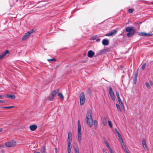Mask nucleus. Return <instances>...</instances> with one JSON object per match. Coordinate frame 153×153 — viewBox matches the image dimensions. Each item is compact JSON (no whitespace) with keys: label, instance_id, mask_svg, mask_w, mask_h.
<instances>
[{"label":"nucleus","instance_id":"nucleus-1","mask_svg":"<svg viewBox=\"0 0 153 153\" xmlns=\"http://www.w3.org/2000/svg\"><path fill=\"white\" fill-rule=\"evenodd\" d=\"M72 133L71 131L68 132L67 139V151L68 153H70L71 151L72 146L71 143L72 142Z\"/></svg>","mask_w":153,"mask_h":153},{"label":"nucleus","instance_id":"nucleus-2","mask_svg":"<svg viewBox=\"0 0 153 153\" xmlns=\"http://www.w3.org/2000/svg\"><path fill=\"white\" fill-rule=\"evenodd\" d=\"M86 120L87 125L90 127H92L93 125V120L90 111L87 112Z\"/></svg>","mask_w":153,"mask_h":153},{"label":"nucleus","instance_id":"nucleus-3","mask_svg":"<svg viewBox=\"0 0 153 153\" xmlns=\"http://www.w3.org/2000/svg\"><path fill=\"white\" fill-rule=\"evenodd\" d=\"M80 99V104L81 105H83L85 101L86 98L85 95L83 92H82L79 96Z\"/></svg>","mask_w":153,"mask_h":153},{"label":"nucleus","instance_id":"nucleus-4","mask_svg":"<svg viewBox=\"0 0 153 153\" xmlns=\"http://www.w3.org/2000/svg\"><path fill=\"white\" fill-rule=\"evenodd\" d=\"M16 142L14 140L6 143L5 145L7 147H14L16 145Z\"/></svg>","mask_w":153,"mask_h":153},{"label":"nucleus","instance_id":"nucleus-5","mask_svg":"<svg viewBox=\"0 0 153 153\" xmlns=\"http://www.w3.org/2000/svg\"><path fill=\"white\" fill-rule=\"evenodd\" d=\"M109 93L110 97L113 101L115 100V95L113 91L112 88L110 87L109 88Z\"/></svg>","mask_w":153,"mask_h":153},{"label":"nucleus","instance_id":"nucleus-6","mask_svg":"<svg viewBox=\"0 0 153 153\" xmlns=\"http://www.w3.org/2000/svg\"><path fill=\"white\" fill-rule=\"evenodd\" d=\"M33 32V30H30L28 32L26 33L22 37V40H25L30 35V34Z\"/></svg>","mask_w":153,"mask_h":153},{"label":"nucleus","instance_id":"nucleus-7","mask_svg":"<svg viewBox=\"0 0 153 153\" xmlns=\"http://www.w3.org/2000/svg\"><path fill=\"white\" fill-rule=\"evenodd\" d=\"M77 136L78 141L79 143H80L82 139L81 130H78Z\"/></svg>","mask_w":153,"mask_h":153},{"label":"nucleus","instance_id":"nucleus-8","mask_svg":"<svg viewBox=\"0 0 153 153\" xmlns=\"http://www.w3.org/2000/svg\"><path fill=\"white\" fill-rule=\"evenodd\" d=\"M117 31L116 30H114L109 33H108L105 35L106 36H113L116 33Z\"/></svg>","mask_w":153,"mask_h":153},{"label":"nucleus","instance_id":"nucleus-9","mask_svg":"<svg viewBox=\"0 0 153 153\" xmlns=\"http://www.w3.org/2000/svg\"><path fill=\"white\" fill-rule=\"evenodd\" d=\"M9 53V51L7 50L2 54L0 55V59H1L3 58L7 53Z\"/></svg>","mask_w":153,"mask_h":153},{"label":"nucleus","instance_id":"nucleus-10","mask_svg":"<svg viewBox=\"0 0 153 153\" xmlns=\"http://www.w3.org/2000/svg\"><path fill=\"white\" fill-rule=\"evenodd\" d=\"M94 54V52L91 50H89L88 52L87 56L89 57H92Z\"/></svg>","mask_w":153,"mask_h":153},{"label":"nucleus","instance_id":"nucleus-11","mask_svg":"<svg viewBox=\"0 0 153 153\" xmlns=\"http://www.w3.org/2000/svg\"><path fill=\"white\" fill-rule=\"evenodd\" d=\"M37 126L35 125H30V129L32 131H34L36 130L37 128Z\"/></svg>","mask_w":153,"mask_h":153},{"label":"nucleus","instance_id":"nucleus-12","mask_svg":"<svg viewBox=\"0 0 153 153\" xmlns=\"http://www.w3.org/2000/svg\"><path fill=\"white\" fill-rule=\"evenodd\" d=\"M142 144L143 148L145 150L147 149V146L146 144V141L145 140H142Z\"/></svg>","mask_w":153,"mask_h":153},{"label":"nucleus","instance_id":"nucleus-13","mask_svg":"<svg viewBox=\"0 0 153 153\" xmlns=\"http://www.w3.org/2000/svg\"><path fill=\"white\" fill-rule=\"evenodd\" d=\"M102 43L104 45H108L109 44V41L107 39H104L102 41Z\"/></svg>","mask_w":153,"mask_h":153},{"label":"nucleus","instance_id":"nucleus-14","mask_svg":"<svg viewBox=\"0 0 153 153\" xmlns=\"http://www.w3.org/2000/svg\"><path fill=\"white\" fill-rule=\"evenodd\" d=\"M6 97L10 99H15L16 98V96L13 94H7Z\"/></svg>","mask_w":153,"mask_h":153},{"label":"nucleus","instance_id":"nucleus-15","mask_svg":"<svg viewBox=\"0 0 153 153\" xmlns=\"http://www.w3.org/2000/svg\"><path fill=\"white\" fill-rule=\"evenodd\" d=\"M117 99H118V102L120 104V105L121 106L122 108L124 107V105L123 104V102H122V101L121 99L120 98H118Z\"/></svg>","mask_w":153,"mask_h":153},{"label":"nucleus","instance_id":"nucleus-16","mask_svg":"<svg viewBox=\"0 0 153 153\" xmlns=\"http://www.w3.org/2000/svg\"><path fill=\"white\" fill-rule=\"evenodd\" d=\"M134 30H132V31L129 32L127 34V36L128 37H131L133 36L134 34Z\"/></svg>","mask_w":153,"mask_h":153},{"label":"nucleus","instance_id":"nucleus-17","mask_svg":"<svg viewBox=\"0 0 153 153\" xmlns=\"http://www.w3.org/2000/svg\"><path fill=\"white\" fill-rule=\"evenodd\" d=\"M59 90L56 89L53 91L51 94L54 97L56 96V94L59 92Z\"/></svg>","mask_w":153,"mask_h":153},{"label":"nucleus","instance_id":"nucleus-18","mask_svg":"<svg viewBox=\"0 0 153 153\" xmlns=\"http://www.w3.org/2000/svg\"><path fill=\"white\" fill-rule=\"evenodd\" d=\"M107 147L108 148L109 151H110L112 150V149L109 146V145L108 143V141L107 140H105L104 141Z\"/></svg>","mask_w":153,"mask_h":153},{"label":"nucleus","instance_id":"nucleus-19","mask_svg":"<svg viewBox=\"0 0 153 153\" xmlns=\"http://www.w3.org/2000/svg\"><path fill=\"white\" fill-rule=\"evenodd\" d=\"M121 144L122 147L123 149L126 152V153H127V152H128V151L127 150L126 145L124 144V143H121Z\"/></svg>","mask_w":153,"mask_h":153},{"label":"nucleus","instance_id":"nucleus-20","mask_svg":"<svg viewBox=\"0 0 153 153\" xmlns=\"http://www.w3.org/2000/svg\"><path fill=\"white\" fill-rule=\"evenodd\" d=\"M102 123L104 126H106L107 125V120L106 118L104 117L102 119Z\"/></svg>","mask_w":153,"mask_h":153},{"label":"nucleus","instance_id":"nucleus-21","mask_svg":"<svg viewBox=\"0 0 153 153\" xmlns=\"http://www.w3.org/2000/svg\"><path fill=\"white\" fill-rule=\"evenodd\" d=\"M132 30H134L132 28L129 27H127L126 29V31L127 32H130L132 31Z\"/></svg>","mask_w":153,"mask_h":153},{"label":"nucleus","instance_id":"nucleus-22","mask_svg":"<svg viewBox=\"0 0 153 153\" xmlns=\"http://www.w3.org/2000/svg\"><path fill=\"white\" fill-rule=\"evenodd\" d=\"M58 96L59 98L61 100H63L64 99V97L62 94L61 93H59L58 94Z\"/></svg>","mask_w":153,"mask_h":153},{"label":"nucleus","instance_id":"nucleus-23","mask_svg":"<svg viewBox=\"0 0 153 153\" xmlns=\"http://www.w3.org/2000/svg\"><path fill=\"white\" fill-rule=\"evenodd\" d=\"M116 107L117 108V110L120 112H121L122 111V109L120 108V107L119 105L118 104H116Z\"/></svg>","mask_w":153,"mask_h":153},{"label":"nucleus","instance_id":"nucleus-24","mask_svg":"<svg viewBox=\"0 0 153 153\" xmlns=\"http://www.w3.org/2000/svg\"><path fill=\"white\" fill-rule=\"evenodd\" d=\"M78 130H81V125L80 121L79 120L78 121Z\"/></svg>","mask_w":153,"mask_h":153},{"label":"nucleus","instance_id":"nucleus-25","mask_svg":"<svg viewBox=\"0 0 153 153\" xmlns=\"http://www.w3.org/2000/svg\"><path fill=\"white\" fill-rule=\"evenodd\" d=\"M54 97L51 94L48 97V100L50 101H52Z\"/></svg>","mask_w":153,"mask_h":153},{"label":"nucleus","instance_id":"nucleus-26","mask_svg":"<svg viewBox=\"0 0 153 153\" xmlns=\"http://www.w3.org/2000/svg\"><path fill=\"white\" fill-rule=\"evenodd\" d=\"M145 85L147 87V88L149 89H150L151 88V86L150 84L148 82H146L145 83Z\"/></svg>","mask_w":153,"mask_h":153},{"label":"nucleus","instance_id":"nucleus-27","mask_svg":"<svg viewBox=\"0 0 153 153\" xmlns=\"http://www.w3.org/2000/svg\"><path fill=\"white\" fill-rule=\"evenodd\" d=\"M14 106H10L8 107H0V108H11L14 107Z\"/></svg>","mask_w":153,"mask_h":153},{"label":"nucleus","instance_id":"nucleus-28","mask_svg":"<svg viewBox=\"0 0 153 153\" xmlns=\"http://www.w3.org/2000/svg\"><path fill=\"white\" fill-rule=\"evenodd\" d=\"M119 138V141L121 142V143H123V139L121 136V135H120L118 137Z\"/></svg>","mask_w":153,"mask_h":153},{"label":"nucleus","instance_id":"nucleus-29","mask_svg":"<svg viewBox=\"0 0 153 153\" xmlns=\"http://www.w3.org/2000/svg\"><path fill=\"white\" fill-rule=\"evenodd\" d=\"M74 150L75 151V153H76L77 152H79V149L77 147V146H76V147H75V146H74Z\"/></svg>","mask_w":153,"mask_h":153},{"label":"nucleus","instance_id":"nucleus-30","mask_svg":"<svg viewBox=\"0 0 153 153\" xmlns=\"http://www.w3.org/2000/svg\"><path fill=\"white\" fill-rule=\"evenodd\" d=\"M108 124L109 126L111 128H112V123L111 122V121H108Z\"/></svg>","mask_w":153,"mask_h":153},{"label":"nucleus","instance_id":"nucleus-31","mask_svg":"<svg viewBox=\"0 0 153 153\" xmlns=\"http://www.w3.org/2000/svg\"><path fill=\"white\" fill-rule=\"evenodd\" d=\"M137 74H138L137 72H135L134 73V79L136 80L137 79Z\"/></svg>","mask_w":153,"mask_h":153},{"label":"nucleus","instance_id":"nucleus-32","mask_svg":"<svg viewBox=\"0 0 153 153\" xmlns=\"http://www.w3.org/2000/svg\"><path fill=\"white\" fill-rule=\"evenodd\" d=\"M114 130L115 132L117 133L118 137L121 135L119 132L117 131V129L116 128H115Z\"/></svg>","mask_w":153,"mask_h":153},{"label":"nucleus","instance_id":"nucleus-33","mask_svg":"<svg viewBox=\"0 0 153 153\" xmlns=\"http://www.w3.org/2000/svg\"><path fill=\"white\" fill-rule=\"evenodd\" d=\"M140 34V35L142 36H146V33L144 32H142Z\"/></svg>","mask_w":153,"mask_h":153},{"label":"nucleus","instance_id":"nucleus-34","mask_svg":"<svg viewBox=\"0 0 153 153\" xmlns=\"http://www.w3.org/2000/svg\"><path fill=\"white\" fill-rule=\"evenodd\" d=\"M48 60L49 61H56V59L54 58H53V59H48Z\"/></svg>","mask_w":153,"mask_h":153},{"label":"nucleus","instance_id":"nucleus-35","mask_svg":"<svg viewBox=\"0 0 153 153\" xmlns=\"http://www.w3.org/2000/svg\"><path fill=\"white\" fill-rule=\"evenodd\" d=\"M116 95L117 97V98H120V95L118 91H116Z\"/></svg>","mask_w":153,"mask_h":153},{"label":"nucleus","instance_id":"nucleus-36","mask_svg":"<svg viewBox=\"0 0 153 153\" xmlns=\"http://www.w3.org/2000/svg\"><path fill=\"white\" fill-rule=\"evenodd\" d=\"M134 10V9H130L128 10V12L129 13H132Z\"/></svg>","mask_w":153,"mask_h":153},{"label":"nucleus","instance_id":"nucleus-37","mask_svg":"<svg viewBox=\"0 0 153 153\" xmlns=\"http://www.w3.org/2000/svg\"><path fill=\"white\" fill-rule=\"evenodd\" d=\"M146 64H143L142 66V70H144L145 69V68L146 67Z\"/></svg>","mask_w":153,"mask_h":153},{"label":"nucleus","instance_id":"nucleus-38","mask_svg":"<svg viewBox=\"0 0 153 153\" xmlns=\"http://www.w3.org/2000/svg\"><path fill=\"white\" fill-rule=\"evenodd\" d=\"M152 35V34H151L149 33H146V36H151Z\"/></svg>","mask_w":153,"mask_h":153},{"label":"nucleus","instance_id":"nucleus-39","mask_svg":"<svg viewBox=\"0 0 153 153\" xmlns=\"http://www.w3.org/2000/svg\"><path fill=\"white\" fill-rule=\"evenodd\" d=\"M102 151H103V153H107V152L106 151V149H103Z\"/></svg>","mask_w":153,"mask_h":153},{"label":"nucleus","instance_id":"nucleus-40","mask_svg":"<svg viewBox=\"0 0 153 153\" xmlns=\"http://www.w3.org/2000/svg\"><path fill=\"white\" fill-rule=\"evenodd\" d=\"M149 82L150 84L152 86L153 85V82L152 81V80H150Z\"/></svg>","mask_w":153,"mask_h":153},{"label":"nucleus","instance_id":"nucleus-41","mask_svg":"<svg viewBox=\"0 0 153 153\" xmlns=\"http://www.w3.org/2000/svg\"><path fill=\"white\" fill-rule=\"evenodd\" d=\"M0 102L2 103H4L5 102V100H0Z\"/></svg>","mask_w":153,"mask_h":153},{"label":"nucleus","instance_id":"nucleus-42","mask_svg":"<svg viewBox=\"0 0 153 153\" xmlns=\"http://www.w3.org/2000/svg\"><path fill=\"white\" fill-rule=\"evenodd\" d=\"M94 125H96L97 126V121L95 120L94 121Z\"/></svg>","mask_w":153,"mask_h":153},{"label":"nucleus","instance_id":"nucleus-43","mask_svg":"<svg viewBox=\"0 0 153 153\" xmlns=\"http://www.w3.org/2000/svg\"><path fill=\"white\" fill-rule=\"evenodd\" d=\"M56 153H58V149L57 148H55V149Z\"/></svg>","mask_w":153,"mask_h":153},{"label":"nucleus","instance_id":"nucleus-44","mask_svg":"<svg viewBox=\"0 0 153 153\" xmlns=\"http://www.w3.org/2000/svg\"><path fill=\"white\" fill-rule=\"evenodd\" d=\"M4 97V96L3 95H0V98L3 99Z\"/></svg>","mask_w":153,"mask_h":153},{"label":"nucleus","instance_id":"nucleus-45","mask_svg":"<svg viewBox=\"0 0 153 153\" xmlns=\"http://www.w3.org/2000/svg\"><path fill=\"white\" fill-rule=\"evenodd\" d=\"M100 41V39H97L96 40V41L97 42H99Z\"/></svg>","mask_w":153,"mask_h":153},{"label":"nucleus","instance_id":"nucleus-46","mask_svg":"<svg viewBox=\"0 0 153 153\" xmlns=\"http://www.w3.org/2000/svg\"><path fill=\"white\" fill-rule=\"evenodd\" d=\"M1 152L2 153H4V149H2L1 151Z\"/></svg>","mask_w":153,"mask_h":153},{"label":"nucleus","instance_id":"nucleus-47","mask_svg":"<svg viewBox=\"0 0 153 153\" xmlns=\"http://www.w3.org/2000/svg\"><path fill=\"white\" fill-rule=\"evenodd\" d=\"M2 128H0V134L2 132Z\"/></svg>","mask_w":153,"mask_h":153},{"label":"nucleus","instance_id":"nucleus-48","mask_svg":"<svg viewBox=\"0 0 153 153\" xmlns=\"http://www.w3.org/2000/svg\"><path fill=\"white\" fill-rule=\"evenodd\" d=\"M110 152V153H114L113 151L112 150H111V151H109Z\"/></svg>","mask_w":153,"mask_h":153},{"label":"nucleus","instance_id":"nucleus-49","mask_svg":"<svg viewBox=\"0 0 153 153\" xmlns=\"http://www.w3.org/2000/svg\"><path fill=\"white\" fill-rule=\"evenodd\" d=\"M45 148H44V153H46V152H45Z\"/></svg>","mask_w":153,"mask_h":153},{"label":"nucleus","instance_id":"nucleus-50","mask_svg":"<svg viewBox=\"0 0 153 153\" xmlns=\"http://www.w3.org/2000/svg\"><path fill=\"white\" fill-rule=\"evenodd\" d=\"M35 153H40L39 152H35Z\"/></svg>","mask_w":153,"mask_h":153},{"label":"nucleus","instance_id":"nucleus-51","mask_svg":"<svg viewBox=\"0 0 153 153\" xmlns=\"http://www.w3.org/2000/svg\"><path fill=\"white\" fill-rule=\"evenodd\" d=\"M76 153H79V152H76Z\"/></svg>","mask_w":153,"mask_h":153},{"label":"nucleus","instance_id":"nucleus-52","mask_svg":"<svg viewBox=\"0 0 153 153\" xmlns=\"http://www.w3.org/2000/svg\"><path fill=\"white\" fill-rule=\"evenodd\" d=\"M101 52H102V51H101L100 52V54H101V53H102Z\"/></svg>","mask_w":153,"mask_h":153},{"label":"nucleus","instance_id":"nucleus-53","mask_svg":"<svg viewBox=\"0 0 153 153\" xmlns=\"http://www.w3.org/2000/svg\"><path fill=\"white\" fill-rule=\"evenodd\" d=\"M127 153H130L129 152H127Z\"/></svg>","mask_w":153,"mask_h":153},{"label":"nucleus","instance_id":"nucleus-54","mask_svg":"<svg viewBox=\"0 0 153 153\" xmlns=\"http://www.w3.org/2000/svg\"><path fill=\"white\" fill-rule=\"evenodd\" d=\"M152 4H153V2H152Z\"/></svg>","mask_w":153,"mask_h":153},{"label":"nucleus","instance_id":"nucleus-55","mask_svg":"<svg viewBox=\"0 0 153 153\" xmlns=\"http://www.w3.org/2000/svg\"><path fill=\"white\" fill-rule=\"evenodd\" d=\"M0 146V147L1 146Z\"/></svg>","mask_w":153,"mask_h":153},{"label":"nucleus","instance_id":"nucleus-56","mask_svg":"<svg viewBox=\"0 0 153 153\" xmlns=\"http://www.w3.org/2000/svg\"><path fill=\"white\" fill-rule=\"evenodd\" d=\"M121 67H122V66H121Z\"/></svg>","mask_w":153,"mask_h":153}]
</instances>
